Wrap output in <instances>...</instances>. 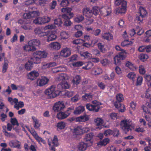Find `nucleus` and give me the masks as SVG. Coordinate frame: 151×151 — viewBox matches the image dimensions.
Here are the masks:
<instances>
[{"instance_id": "obj_1", "label": "nucleus", "mask_w": 151, "mask_h": 151, "mask_svg": "<svg viewBox=\"0 0 151 151\" xmlns=\"http://www.w3.org/2000/svg\"><path fill=\"white\" fill-rule=\"evenodd\" d=\"M69 86V84L67 82L63 81L58 84L56 87L55 85H52L50 88L46 89L45 91V93L48 96L49 98H53L57 96L56 92L58 91L60 92V90L63 89H68Z\"/></svg>"}, {"instance_id": "obj_2", "label": "nucleus", "mask_w": 151, "mask_h": 151, "mask_svg": "<svg viewBox=\"0 0 151 151\" xmlns=\"http://www.w3.org/2000/svg\"><path fill=\"white\" fill-rule=\"evenodd\" d=\"M120 126L121 128L125 134L134 129V125L131 121L127 119L122 120L120 122Z\"/></svg>"}, {"instance_id": "obj_3", "label": "nucleus", "mask_w": 151, "mask_h": 151, "mask_svg": "<svg viewBox=\"0 0 151 151\" xmlns=\"http://www.w3.org/2000/svg\"><path fill=\"white\" fill-rule=\"evenodd\" d=\"M92 103L93 104L89 103L86 104V109L93 112H98L100 108H102L100 106L102 105L101 103L96 100L92 101Z\"/></svg>"}, {"instance_id": "obj_4", "label": "nucleus", "mask_w": 151, "mask_h": 151, "mask_svg": "<svg viewBox=\"0 0 151 151\" xmlns=\"http://www.w3.org/2000/svg\"><path fill=\"white\" fill-rule=\"evenodd\" d=\"M139 9V12H138L136 15V20L139 22V23L143 21V18L147 14L146 10L144 8L140 7Z\"/></svg>"}, {"instance_id": "obj_5", "label": "nucleus", "mask_w": 151, "mask_h": 151, "mask_svg": "<svg viewBox=\"0 0 151 151\" xmlns=\"http://www.w3.org/2000/svg\"><path fill=\"white\" fill-rule=\"evenodd\" d=\"M50 19V18L47 16L38 17L33 20V22L36 24H42L48 22Z\"/></svg>"}, {"instance_id": "obj_6", "label": "nucleus", "mask_w": 151, "mask_h": 151, "mask_svg": "<svg viewBox=\"0 0 151 151\" xmlns=\"http://www.w3.org/2000/svg\"><path fill=\"white\" fill-rule=\"evenodd\" d=\"M71 109L69 108L65 111H60L56 115V117L59 119H63L67 118L71 114Z\"/></svg>"}, {"instance_id": "obj_7", "label": "nucleus", "mask_w": 151, "mask_h": 151, "mask_svg": "<svg viewBox=\"0 0 151 151\" xmlns=\"http://www.w3.org/2000/svg\"><path fill=\"white\" fill-rule=\"evenodd\" d=\"M65 106L63 101H59L56 103L53 107V110L55 112H58L63 110Z\"/></svg>"}, {"instance_id": "obj_8", "label": "nucleus", "mask_w": 151, "mask_h": 151, "mask_svg": "<svg viewBox=\"0 0 151 151\" xmlns=\"http://www.w3.org/2000/svg\"><path fill=\"white\" fill-rule=\"evenodd\" d=\"M116 101L114 103V106L116 108L118 109L121 106V102L124 99L123 95L121 93L118 94L116 96Z\"/></svg>"}, {"instance_id": "obj_9", "label": "nucleus", "mask_w": 151, "mask_h": 151, "mask_svg": "<svg viewBox=\"0 0 151 151\" xmlns=\"http://www.w3.org/2000/svg\"><path fill=\"white\" fill-rule=\"evenodd\" d=\"M125 58V55L123 53H119L114 58V63L116 65H119L121 64V60Z\"/></svg>"}, {"instance_id": "obj_10", "label": "nucleus", "mask_w": 151, "mask_h": 151, "mask_svg": "<svg viewBox=\"0 0 151 151\" xmlns=\"http://www.w3.org/2000/svg\"><path fill=\"white\" fill-rule=\"evenodd\" d=\"M45 29H42L39 27L36 28L34 29L35 34L41 37L47 36L49 35V32H45Z\"/></svg>"}, {"instance_id": "obj_11", "label": "nucleus", "mask_w": 151, "mask_h": 151, "mask_svg": "<svg viewBox=\"0 0 151 151\" xmlns=\"http://www.w3.org/2000/svg\"><path fill=\"white\" fill-rule=\"evenodd\" d=\"M39 12L37 11H34L28 13H24L23 17L24 19H30L32 17H34L38 15Z\"/></svg>"}, {"instance_id": "obj_12", "label": "nucleus", "mask_w": 151, "mask_h": 151, "mask_svg": "<svg viewBox=\"0 0 151 151\" xmlns=\"http://www.w3.org/2000/svg\"><path fill=\"white\" fill-rule=\"evenodd\" d=\"M92 145V143H85L84 142H80L78 146V150L81 151H85L87 148Z\"/></svg>"}, {"instance_id": "obj_13", "label": "nucleus", "mask_w": 151, "mask_h": 151, "mask_svg": "<svg viewBox=\"0 0 151 151\" xmlns=\"http://www.w3.org/2000/svg\"><path fill=\"white\" fill-rule=\"evenodd\" d=\"M48 81L49 80L47 78L43 76L38 79L37 83L38 86H42L47 84Z\"/></svg>"}, {"instance_id": "obj_14", "label": "nucleus", "mask_w": 151, "mask_h": 151, "mask_svg": "<svg viewBox=\"0 0 151 151\" xmlns=\"http://www.w3.org/2000/svg\"><path fill=\"white\" fill-rule=\"evenodd\" d=\"M9 144L11 147L21 148V143L17 140H12L9 142Z\"/></svg>"}, {"instance_id": "obj_15", "label": "nucleus", "mask_w": 151, "mask_h": 151, "mask_svg": "<svg viewBox=\"0 0 151 151\" xmlns=\"http://www.w3.org/2000/svg\"><path fill=\"white\" fill-rule=\"evenodd\" d=\"M73 133L74 135H80L83 134V127L79 126L74 128L73 131Z\"/></svg>"}, {"instance_id": "obj_16", "label": "nucleus", "mask_w": 151, "mask_h": 151, "mask_svg": "<svg viewBox=\"0 0 151 151\" xmlns=\"http://www.w3.org/2000/svg\"><path fill=\"white\" fill-rule=\"evenodd\" d=\"M93 136L94 135L93 133H90L87 134L85 135L84 140L85 141L88 142V143L91 142L92 145L93 144L92 139Z\"/></svg>"}, {"instance_id": "obj_17", "label": "nucleus", "mask_w": 151, "mask_h": 151, "mask_svg": "<svg viewBox=\"0 0 151 151\" xmlns=\"http://www.w3.org/2000/svg\"><path fill=\"white\" fill-rule=\"evenodd\" d=\"M83 15L87 17L90 18L92 16V10H90L88 8H84L83 9Z\"/></svg>"}, {"instance_id": "obj_18", "label": "nucleus", "mask_w": 151, "mask_h": 151, "mask_svg": "<svg viewBox=\"0 0 151 151\" xmlns=\"http://www.w3.org/2000/svg\"><path fill=\"white\" fill-rule=\"evenodd\" d=\"M33 55L36 56L41 60L42 58H46L47 57V54L45 51H38L34 53Z\"/></svg>"}, {"instance_id": "obj_19", "label": "nucleus", "mask_w": 151, "mask_h": 151, "mask_svg": "<svg viewBox=\"0 0 151 151\" xmlns=\"http://www.w3.org/2000/svg\"><path fill=\"white\" fill-rule=\"evenodd\" d=\"M72 10L71 8L66 7L63 8L61 9V12L65 13V14L68 15L70 18H72L73 16V12H71Z\"/></svg>"}, {"instance_id": "obj_20", "label": "nucleus", "mask_w": 151, "mask_h": 151, "mask_svg": "<svg viewBox=\"0 0 151 151\" xmlns=\"http://www.w3.org/2000/svg\"><path fill=\"white\" fill-rule=\"evenodd\" d=\"M39 73L35 71H33L29 73L28 75V78L31 80H34L39 75Z\"/></svg>"}, {"instance_id": "obj_21", "label": "nucleus", "mask_w": 151, "mask_h": 151, "mask_svg": "<svg viewBox=\"0 0 151 151\" xmlns=\"http://www.w3.org/2000/svg\"><path fill=\"white\" fill-rule=\"evenodd\" d=\"M71 52L69 48H66L62 50L60 52V55L65 57H67L70 55Z\"/></svg>"}, {"instance_id": "obj_22", "label": "nucleus", "mask_w": 151, "mask_h": 151, "mask_svg": "<svg viewBox=\"0 0 151 151\" xmlns=\"http://www.w3.org/2000/svg\"><path fill=\"white\" fill-rule=\"evenodd\" d=\"M101 38L108 41H110L113 38L112 35L109 32H106L102 34Z\"/></svg>"}, {"instance_id": "obj_23", "label": "nucleus", "mask_w": 151, "mask_h": 151, "mask_svg": "<svg viewBox=\"0 0 151 151\" xmlns=\"http://www.w3.org/2000/svg\"><path fill=\"white\" fill-rule=\"evenodd\" d=\"M94 122L96 126L98 127L97 128L99 129H101L104 122L103 119L101 118L98 117L94 120Z\"/></svg>"}, {"instance_id": "obj_24", "label": "nucleus", "mask_w": 151, "mask_h": 151, "mask_svg": "<svg viewBox=\"0 0 151 151\" xmlns=\"http://www.w3.org/2000/svg\"><path fill=\"white\" fill-rule=\"evenodd\" d=\"M28 45H25L23 47L24 49L28 52L30 51H35L36 50L35 47H34L32 45H30L29 44V42H28Z\"/></svg>"}, {"instance_id": "obj_25", "label": "nucleus", "mask_w": 151, "mask_h": 151, "mask_svg": "<svg viewBox=\"0 0 151 151\" xmlns=\"http://www.w3.org/2000/svg\"><path fill=\"white\" fill-rule=\"evenodd\" d=\"M89 120L88 116L87 115L85 114L76 118L77 121L79 122H85Z\"/></svg>"}, {"instance_id": "obj_26", "label": "nucleus", "mask_w": 151, "mask_h": 151, "mask_svg": "<svg viewBox=\"0 0 151 151\" xmlns=\"http://www.w3.org/2000/svg\"><path fill=\"white\" fill-rule=\"evenodd\" d=\"M50 47L52 48L55 50H58L61 47L60 45L57 42L51 43L50 44Z\"/></svg>"}, {"instance_id": "obj_27", "label": "nucleus", "mask_w": 151, "mask_h": 151, "mask_svg": "<svg viewBox=\"0 0 151 151\" xmlns=\"http://www.w3.org/2000/svg\"><path fill=\"white\" fill-rule=\"evenodd\" d=\"M29 60L33 64H39L41 62V60L40 58L36 56L33 55V56Z\"/></svg>"}, {"instance_id": "obj_28", "label": "nucleus", "mask_w": 151, "mask_h": 151, "mask_svg": "<svg viewBox=\"0 0 151 151\" xmlns=\"http://www.w3.org/2000/svg\"><path fill=\"white\" fill-rule=\"evenodd\" d=\"M101 13L104 16H107L111 13V9L110 8H108L107 9H103L101 11Z\"/></svg>"}, {"instance_id": "obj_29", "label": "nucleus", "mask_w": 151, "mask_h": 151, "mask_svg": "<svg viewBox=\"0 0 151 151\" xmlns=\"http://www.w3.org/2000/svg\"><path fill=\"white\" fill-rule=\"evenodd\" d=\"M47 32H49V35L48 36L47 41L48 42L52 41L55 40L57 38V36L55 34H53L51 32L48 31Z\"/></svg>"}, {"instance_id": "obj_30", "label": "nucleus", "mask_w": 151, "mask_h": 151, "mask_svg": "<svg viewBox=\"0 0 151 151\" xmlns=\"http://www.w3.org/2000/svg\"><path fill=\"white\" fill-rule=\"evenodd\" d=\"M85 110V108L82 106H79L77 107L73 113L75 114H79L82 113Z\"/></svg>"}, {"instance_id": "obj_31", "label": "nucleus", "mask_w": 151, "mask_h": 151, "mask_svg": "<svg viewBox=\"0 0 151 151\" xmlns=\"http://www.w3.org/2000/svg\"><path fill=\"white\" fill-rule=\"evenodd\" d=\"M6 126L3 127L2 132L4 133V135L8 137H13L14 136V134L12 133L8 132L6 131Z\"/></svg>"}, {"instance_id": "obj_32", "label": "nucleus", "mask_w": 151, "mask_h": 151, "mask_svg": "<svg viewBox=\"0 0 151 151\" xmlns=\"http://www.w3.org/2000/svg\"><path fill=\"white\" fill-rule=\"evenodd\" d=\"M33 64L29 60L24 65L25 69L27 70H30L33 67Z\"/></svg>"}, {"instance_id": "obj_33", "label": "nucleus", "mask_w": 151, "mask_h": 151, "mask_svg": "<svg viewBox=\"0 0 151 151\" xmlns=\"http://www.w3.org/2000/svg\"><path fill=\"white\" fill-rule=\"evenodd\" d=\"M92 71L95 75H98L102 73V70L100 68L96 66L93 68Z\"/></svg>"}, {"instance_id": "obj_34", "label": "nucleus", "mask_w": 151, "mask_h": 151, "mask_svg": "<svg viewBox=\"0 0 151 151\" xmlns=\"http://www.w3.org/2000/svg\"><path fill=\"white\" fill-rule=\"evenodd\" d=\"M29 44L32 45L34 47L35 46L39 47L40 45V41L37 39H35L29 41Z\"/></svg>"}, {"instance_id": "obj_35", "label": "nucleus", "mask_w": 151, "mask_h": 151, "mask_svg": "<svg viewBox=\"0 0 151 151\" xmlns=\"http://www.w3.org/2000/svg\"><path fill=\"white\" fill-rule=\"evenodd\" d=\"M100 11V9L97 6H95L93 8L92 10V16L93 14L96 16L99 14Z\"/></svg>"}, {"instance_id": "obj_36", "label": "nucleus", "mask_w": 151, "mask_h": 151, "mask_svg": "<svg viewBox=\"0 0 151 151\" xmlns=\"http://www.w3.org/2000/svg\"><path fill=\"white\" fill-rule=\"evenodd\" d=\"M133 42L132 41H129L128 40H126L122 42L121 43L122 47H128L132 45Z\"/></svg>"}, {"instance_id": "obj_37", "label": "nucleus", "mask_w": 151, "mask_h": 151, "mask_svg": "<svg viewBox=\"0 0 151 151\" xmlns=\"http://www.w3.org/2000/svg\"><path fill=\"white\" fill-rule=\"evenodd\" d=\"M125 65L132 70H135L137 69L136 67L134 66L132 63L129 61H127L126 62Z\"/></svg>"}, {"instance_id": "obj_38", "label": "nucleus", "mask_w": 151, "mask_h": 151, "mask_svg": "<svg viewBox=\"0 0 151 151\" xmlns=\"http://www.w3.org/2000/svg\"><path fill=\"white\" fill-rule=\"evenodd\" d=\"M66 126V123L64 122H58L56 126L58 129L61 130L65 128Z\"/></svg>"}, {"instance_id": "obj_39", "label": "nucleus", "mask_w": 151, "mask_h": 151, "mask_svg": "<svg viewBox=\"0 0 151 151\" xmlns=\"http://www.w3.org/2000/svg\"><path fill=\"white\" fill-rule=\"evenodd\" d=\"M4 64L3 66V69L2 70V72L3 73H5L6 72L8 67V64L9 62L8 60L5 58L4 59Z\"/></svg>"}, {"instance_id": "obj_40", "label": "nucleus", "mask_w": 151, "mask_h": 151, "mask_svg": "<svg viewBox=\"0 0 151 151\" xmlns=\"http://www.w3.org/2000/svg\"><path fill=\"white\" fill-rule=\"evenodd\" d=\"M32 118L33 120V122L34 123V127L35 128H38L40 126V124H39V121L34 116H32Z\"/></svg>"}, {"instance_id": "obj_41", "label": "nucleus", "mask_w": 151, "mask_h": 151, "mask_svg": "<svg viewBox=\"0 0 151 151\" xmlns=\"http://www.w3.org/2000/svg\"><path fill=\"white\" fill-rule=\"evenodd\" d=\"M109 140L108 138H105L102 141H100L97 143V145L105 146L109 143Z\"/></svg>"}, {"instance_id": "obj_42", "label": "nucleus", "mask_w": 151, "mask_h": 151, "mask_svg": "<svg viewBox=\"0 0 151 151\" xmlns=\"http://www.w3.org/2000/svg\"><path fill=\"white\" fill-rule=\"evenodd\" d=\"M93 65V64L91 62H88L86 63L85 66H83L82 68L85 70H88L91 68Z\"/></svg>"}, {"instance_id": "obj_43", "label": "nucleus", "mask_w": 151, "mask_h": 151, "mask_svg": "<svg viewBox=\"0 0 151 151\" xmlns=\"http://www.w3.org/2000/svg\"><path fill=\"white\" fill-rule=\"evenodd\" d=\"M60 36L62 39H65L68 38L69 37V34L65 31H63L60 33Z\"/></svg>"}, {"instance_id": "obj_44", "label": "nucleus", "mask_w": 151, "mask_h": 151, "mask_svg": "<svg viewBox=\"0 0 151 151\" xmlns=\"http://www.w3.org/2000/svg\"><path fill=\"white\" fill-rule=\"evenodd\" d=\"M28 130L32 134V135L36 139L39 136L36 133V132H35L34 129L32 128H31L30 129L28 128Z\"/></svg>"}, {"instance_id": "obj_45", "label": "nucleus", "mask_w": 151, "mask_h": 151, "mask_svg": "<svg viewBox=\"0 0 151 151\" xmlns=\"http://www.w3.org/2000/svg\"><path fill=\"white\" fill-rule=\"evenodd\" d=\"M92 96L90 93H86L82 96L83 99L84 100L89 101L91 99Z\"/></svg>"}, {"instance_id": "obj_46", "label": "nucleus", "mask_w": 151, "mask_h": 151, "mask_svg": "<svg viewBox=\"0 0 151 151\" xmlns=\"http://www.w3.org/2000/svg\"><path fill=\"white\" fill-rule=\"evenodd\" d=\"M56 65V63L55 62L50 63H47L43 65L42 68L44 69L49 68L55 66Z\"/></svg>"}, {"instance_id": "obj_47", "label": "nucleus", "mask_w": 151, "mask_h": 151, "mask_svg": "<svg viewBox=\"0 0 151 151\" xmlns=\"http://www.w3.org/2000/svg\"><path fill=\"white\" fill-rule=\"evenodd\" d=\"M10 122L13 126L16 125L18 126L19 125V124L15 118H11L10 119Z\"/></svg>"}, {"instance_id": "obj_48", "label": "nucleus", "mask_w": 151, "mask_h": 151, "mask_svg": "<svg viewBox=\"0 0 151 151\" xmlns=\"http://www.w3.org/2000/svg\"><path fill=\"white\" fill-rule=\"evenodd\" d=\"M81 78L79 75H77L75 76L73 79V81L76 85H78L80 82Z\"/></svg>"}, {"instance_id": "obj_49", "label": "nucleus", "mask_w": 151, "mask_h": 151, "mask_svg": "<svg viewBox=\"0 0 151 151\" xmlns=\"http://www.w3.org/2000/svg\"><path fill=\"white\" fill-rule=\"evenodd\" d=\"M63 68L61 66H59L54 68L52 69L53 73H58L59 72L63 71Z\"/></svg>"}, {"instance_id": "obj_50", "label": "nucleus", "mask_w": 151, "mask_h": 151, "mask_svg": "<svg viewBox=\"0 0 151 151\" xmlns=\"http://www.w3.org/2000/svg\"><path fill=\"white\" fill-rule=\"evenodd\" d=\"M127 77L130 79L134 81L136 78V75L134 72H130L129 73L127 76Z\"/></svg>"}, {"instance_id": "obj_51", "label": "nucleus", "mask_w": 151, "mask_h": 151, "mask_svg": "<svg viewBox=\"0 0 151 151\" xmlns=\"http://www.w3.org/2000/svg\"><path fill=\"white\" fill-rule=\"evenodd\" d=\"M54 23L55 24L57 25L58 26H61L63 23L61 19L59 18L55 19L54 20Z\"/></svg>"}, {"instance_id": "obj_52", "label": "nucleus", "mask_w": 151, "mask_h": 151, "mask_svg": "<svg viewBox=\"0 0 151 151\" xmlns=\"http://www.w3.org/2000/svg\"><path fill=\"white\" fill-rule=\"evenodd\" d=\"M126 9L121 7H119L116 9V14L125 13Z\"/></svg>"}, {"instance_id": "obj_53", "label": "nucleus", "mask_w": 151, "mask_h": 151, "mask_svg": "<svg viewBox=\"0 0 151 151\" xmlns=\"http://www.w3.org/2000/svg\"><path fill=\"white\" fill-rule=\"evenodd\" d=\"M57 5V2L56 1L53 0L50 3L49 6L50 9L51 10L55 9Z\"/></svg>"}, {"instance_id": "obj_54", "label": "nucleus", "mask_w": 151, "mask_h": 151, "mask_svg": "<svg viewBox=\"0 0 151 151\" xmlns=\"http://www.w3.org/2000/svg\"><path fill=\"white\" fill-rule=\"evenodd\" d=\"M97 46L101 52H104L105 50L104 48V45L102 43L99 42L97 44Z\"/></svg>"}, {"instance_id": "obj_55", "label": "nucleus", "mask_w": 151, "mask_h": 151, "mask_svg": "<svg viewBox=\"0 0 151 151\" xmlns=\"http://www.w3.org/2000/svg\"><path fill=\"white\" fill-rule=\"evenodd\" d=\"M84 19V17L82 15L78 16L74 19V21L78 23L82 21Z\"/></svg>"}, {"instance_id": "obj_56", "label": "nucleus", "mask_w": 151, "mask_h": 151, "mask_svg": "<svg viewBox=\"0 0 151 151\" xmlns=\"http://www.w3.org/2000/svg\"><path fill=\"white\" fill-rule=\"evenodd\" d=\"M69 4L68 0H62L60 5L63 7H65L68 6Z\"/></svg>"}, {"instance_id": "obj_57", "label": "nucleus", "mask_w": 151, "mask_h": 151, "mask_svg": "<svg viewBox=\"0 0 151 151\" xmlns=\"http://www.w3.org/2000/svg\"><path fill=\"white\" fill-rule=\"evenodd\" d=\"M83 65V63L82 61H78L73 63L72 65L74 67H79Z\"/></svg>"}, {"instance_id": "obj_58", "label": "nucleus", "mask_w": 151, "mask_h": 151, "mask_svg": "<svg viewBox=\"0 0 151 151\" xmlns=\"http://www.w3.org/2000/svg\"><path fill=\"white\" fill-rule=\"evenodd\" d=\"M52 143L53 144L54 146L56 147L58 146V139L57 136L56 135L54 136L52 140Z\"/></svg>"}, {"instance_id": "obj_59", "label": "nucleus", "mask_w": 151, "mask_h": 151, "mask_svg": "<svg viewBox=\"0 0 151 151\" xmlns=\"http://www.w3.org/2000/svg\"><path fill=\"white\" fill-rule=\"evenodd\" d=\"M101 30L100 29H97L96 30H93L92 32V33L96 36H98L100 33Z\"/></svg>"}, {"instance_id": "obj_60", "label": "nucleus", "mask_w": 151, "mask_h": 151, "mask_svg": "<svg viewBox=\"0 0 151 151\" xmlns=\"http://www.w3.org/2000/svg\"><path fill=\"white\" fill-rule=\"evenodd\" d=\"M21 27L25 30H30L31 29V26L29 24H26L22 25Z\"/></svg>"}, {"instance_id": "obj_61", "label": "nucleus", "mask_w": 151, "mask_h": 151, "mask_svg": "<svg viewBox=\"0 0 151 151\" xmlns=\"http://www.w3.org/2000/svg\"><path fill=\"white\" fill-rule=\"evenodd\" d=\"M148 56L147 55L142 54L139 56V58L141 60L144 61L146 59L148 58Z\"/></svg>"}, {"instance_id": "obj_62", "label": "nucleus", "mask_w": 151, "mask_h": 151, "mask_svg": "<svg viewBox=\"0 0 151 151\" xmlns=\"http://www.w3.org/2000/svg\"><path fill=\"white\" fill-rule=\"evenodd\" d=\"M64 95L68 97H71L73 94V92L66 91L64 93Z\"/></svg>"}, {"instance_id": "obj_63", "label": "nucleus", "mask_w": 151, "mask_h": 151, "mask_svg": "<svg viewBox=\"0 0 151 151\" xmlns=\"http://www.w3.org/2000/svg\"><path fill=\"white\" fill-rule=\"evenodd\" d=\"M82 56L86 58H90L91 56V54L87 51L84 52L82 54Z\"/></svg>"}, {"instance_id": "obj_64", "label": "nucleus", "mask_w": 151, "mask_h": 151, "mask_svg": "<svg viewBox=\"0 0 151 151\" xmlns=\"http://www.w3.org/2000/svg\"><path fill=\"white\" fill-rule=\"evenodd\" d=\"M142 80L143 78L142 76H139L137 78L136 85L138 86L141 85L142 83Z\"/></svg>"}]
</instances>
